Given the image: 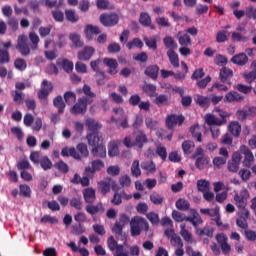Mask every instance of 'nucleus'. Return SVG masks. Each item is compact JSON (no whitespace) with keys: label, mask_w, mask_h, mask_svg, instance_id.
Masks as SVG:
<instances>
[{"label":"nucleus","mask_w":256,"mask_h":256,"mask_svg":"<svg viewBox=\"0 0 256 256\" xmlns=\"http://www.w3.org/2000/svg\"><path fill=\"white\" fill-rule=\"evenodd\" d=\"M76 149L78 151L77 153L80 155V161L82 157L83 158L89 157V149L87 148V144L79 143L77 144Z\"/></svg>","instance_id":"obj_50"},{"label":"nucleus","mask_w":256,"mask_h":256,"mask_svg":"<svg viewBox=\"0 0 256 256\" xmlns=\"http://www.w3.org/2000/svg\"><path fill=\"white\" fill-rule=\"evenodd\" d=\"M234 201L238 209H245V207H247V197H245V194H243V192L235 194Z\"/></svg>","instance_id":"obj_33"},{"label":"nucleus","mask_w":256,"mask_h":256,"mask_svg":"<svg viewBox=\"0 0 256 256\" xmlns=\"http://www.w3.org/2000/svg\"><path fill=\"white\" fill-rule=\"evenodd\" d=\"M205 122L207 125H216L217 127H221L225 121H221V119L215 117L213 114H206Z\"/></svg>","instance_id":"obj_38"},{"label":"nucleus","mask_w":256,"mask_h":256,"mask_svg":"<svg viewBox=\"0 0 256 256\" xmlns=\"http://www.w3.org/2000/svg\"><path fill=\"white\" fill-rule=\"evenodd\" d=\"M100 23L104 27H115L119 23V15L116 13H104L100 15Z\"/></svg>","instance_id":"obj_7"},{"label":"nucleus","mask_w":256,"mask_h":256,"mask_svg":"<svg viewBox=\"0 0 256 256\" xmlns=\"http://www.w3.org/2000/svg\"><path fill=\"white\" fill-rule=\"evenodd\" d=\"M240 152L242 153V155H244V160H243L244 167H248V168L251 167V163L255 161V156L253 155V152H251V150L245 145L241 146Z\"/></svg>","instance_id":"obj_14"},{"label":"nucleus","mask_w":256,"mask_h":256,"mask_svg":"<svg viewBox=\"0 0 256 256\" xmlns=\"http://www.w3.org/2000/svg\"><path fill=\"white\" fill-rule=\"evenodd\" d=\"M144 42L148 49L157 51V36L144 37Z\"/></svg>","instance_id":"obj_47"},{"label":"nucleus","mask_w":256,"mask_h":256,"mask_svg":"<svg viewBox=\"0 0 256 256\" xmlns=\"http://www.w3.org/2000/svg\"><path fill=\"white\" fill-rule=\"evenodd\" d=\"M228 129L233 137H239L241 135V124L237 121L231 122Z\"/></svg>","instance_id":"obj_39"},{"label":"nucleus","mask_w":256,"mask_h":256,"mask_svg":"<svg viewBox=\"0 0 256 256\" xmlns=\"http://www.w3.org/2000/svg\"><path fill=\"white\" fill-rule=\"evenodd\" d=\"M91 105V102L85 100V98H79L77 103L71 108L72 115H85L87 113V106Z\"/></svg>","instance_id":"obj_8"},{"label":"nucleus","mask_w":256,"mask_h":256,"mask_svg":"<svg viewBox=\"0 0 256 256\" xmlns=\"http://www.w3.org/2000/svg\"><path fill=\"white\" fill-rule=\"evenodd\" d=\"M245 97L243 95L239 94L236 91H230L228 92L225 97H224V103H235V102H240L243 101Z\"/></svg>","instance_id":"obj_23"},{"label":"nucleus","mask_w":256,"mask_h":256,"mask_svg":"<svg viewBox=\"0 0 256 256\" xmlns=\"http://www.w3.org/2000/svg\"><path fill=\"white\" fill-rule=\"evenodd\" d=\"M213 233H215V229L204 227L203 229L199 228V226L196 227V234L199 235V237H203V235H206L210 239H213Z\"/></svg>","instance_id":"obj_44"},{"label":"nucleus","mask_w":256,"mask_h":256,"mask_svg":"<svg viewBox=\"0 0 256 256\" xmlns=\"http://www.w3.org/2000/svg\"><path fill=\"white\" fill-rule=\"evenodd\" d=\"M108 155L109 157H117L119 155V146L114 141L108 145Z\"/></svg>","instance_id":"obj_55"},{"label":"nucleus","mask_w":256,"mask_h":256,"mask_svg":"<svg viewBox=\"0 0 256 256\" xmlns=\"http://www.w3.org/2000/svg\"><path fill=\"white\" fill-rule=\"evenodd\" d=\"M99 65H101V59H99V58L90 62V67H91L92 71H94L95 77H100V79L97 81V84L105 85L106 75H105V72L99 68Z\"/></svg>","instance_id":"obj_9"},{"label":"nucleus","mask_w":256,"mask_h":256,"mask_svg":"<svg viewBox=\"0 0 256 256\" xmlns=\"http://www.w3.org/2000/svg\"><path fill=\"white\" fill-rule=\"evenodd\" d=\"M219 79L221 83H227V85H231V79H233V70L228 67H222L219 72Z\"/></svg>","instance_id":"obj_16"},{"label":"nucleus","mask_w":256,"mask_h":256,"mask_svg":"<svg viewBox=\"0 0 256 256\" xmlns=\"http://www.w3.org/2000/svg\"><path fill=\"white\" fill-rule=\"evenodd\" d=\"M28 37L30 42L32 43L30 45V49L32 51H37L39 49V41H40L39 36L35 32H30Z\"/></svg>","instance_id":"obj_41"},{"label":"nucleus","mask_w":256,"mask_h":256,"mask_svg":"<svg viewBox=\"0 0 256 256\" xmlns=\"http://www.w3.org/2000/svg\"><path fill=\"white\" fill-rule=\"evenodd\" d=\"M51 13L54 21H56L57 23H63V21H65V13H63V11L56 9L53 10Z\"/></svg>","instance_id":"obj_58"},{"label":"nucleus","mask_w":256,"mask_h":256,"mask_svg":"<svg viewBox=\"0 0 256 256\" xmlns=\"http://www.w3.org/2000/svg\"><path fill=\"white\" fill-rule=\"evenodd\" d=\"M82 90H77V93H84L85 96L81 98L86 100L88 103H93V98L96 97V95L93 91H91V86L85 84Z\"/></svg>","instance_id":"obj_26"},{"label":"nucleus","mask_w":256,"mask_h":256,"mask_svg":"<svg viewBox=\"0 0 256 256\" xmlns=\"http://www.w3.org/2000/svg\"><path fill=\"white\" fill-rule=\"evenodd\" d=\"M62 157H73V159H76V161H81V155L77 152L75 147H65L61 150Z\"/></svg>","instance_id":"obj_27"},{"label":"nucleus","mask_w":256,"mask_h":256,"mask_svg":"<svg viewBox=\"0 0 256 256\" xmlns=\"http://www.w3.org/2000/svg\"><path fill=\"white\" fill-rule=\"evenodd\" d=\"M163 43L165 45V48L169 49V51H173L174 49H177V42H175V39L171 36L164 37Z\"/></svg>","instance_id":"obj_48"},{"label":"nucleus","mask_w":256,"mask_h":256,"mask_svg":"<svg viewBox=\"0 0 256 256\" xmlns=\"http://www.w3.org/2000/svg\"><path fill=\"white\" fill-rule=\"evenodd\" d=\"M141 167L144 171H147L148 173H155V171H157V167L153 160L142 162Z\"/></svg>","instance_id":"obj_49"},{"label":"nucleus","mask_w":256,"mask_h":256,"mask_svg":"<svg viewBox=\"0 0 256 256\" xmlns=\"http://www.w3.org/2000/svg\"><path fill=\"white\" fill-rule=\"evenodd\" d=\"M83 197H84L85 203H87L88 205L94 204L95 200L97 199V197L95 196V189L86 188L83 191Z\"/></svg>","instance_id":"obj_29"},{"label":"nucleus","mask_w":256,"mask_h":256,"mask_svg":"<svg viewBox=\"0 0 256 256\" xmlns=\"http://www.w3.org/2000/svg\"><path fill=\"white\" fill-rule=\"evenodd\" d=\"M150 201L154 204V205H161L163 203V201H165V198H163V196L159 195V193L157 192H153L150 195Z\"/></svg>","instance_id":"obj_62"},{"label":"nucleus","mask_w":256,"mask_h":256,"mask_svg":"<svg viewBox=\"0 0 256 256\" xmlns=\"http://www.w3.org/2000/svg\"><path fill=\"white\" fill-rule=\"evenodd\" d=\"M19 189H20V192H19L20 197H26L28 199L31 197V187H29V185L20 184Z\"/></svg>","instance_id":"obj_53"},{"label":"nucleus","mask_w":256,"mask_h":256,"mask_svg":"<svg viewBox=\"0 0 256 256\" xmlns=\"http://www.w3.org/2000/svg\"><path fill=\"white\" fill-rule=\"evenodd\" d=\"M203 129L199 126V124H194L190 127V133L197 141V143H202L203 142V134H202Z\"/></svg>","instance_id":"obj_24"},{"label":"nucleus","mask_w":256,"mask_h":256,"mask_svg":"<svg viewBox=\"0 0 256 256\" xmlns=\"http://www.w3.org/2000/svg\"><path fill=\"white\" fill-rule=\"evenodd\" d=\"M145 143H149L147 134H145V131L139 130L135 135L134 145H136V147H138V149H142L144 147Z\"/></svg>","instance_id":"obj_21"},{"label":"nucleus","mask_w":256,"mask_h":256,"mask_svg":"<svg viewBox=\"0 0 256 256\" xmlns=\"http://www.w3.org/2000/svg\"><path fill=\"white\" fill-rule=\"evenodd\" d=\"M98 190L102 195H107L111 191V182L110 180H103L98 182Z\"/></svg>","instance_id":"obj_42"},{"label":"nucleus","mask_w":256,"mask_h":256,"mask_svg":"<svg viewBox=\"0 0 256 256\" xmlns=\"http://www.w3.org/2000/svg\"><path fill=\"white\" fill-rule=\"evenodd\" d=\"M185 123V116L177 115V114H170L166 117V127L168 129H174L176 125H183Z\"/></svg>","instance_id":"obj_11"},{"label":"nucleus","mask_w":256,"mask_h":256,"mask_svg":"<svg viewBox=\"0 0 256 256\" xmlns=\"http://www.w3.org/2000/svg\"><path fill=\"white\" fill-rule=\"evenodd\" d=\"M40 5L53 9V7H60L61 4H57V0H30L28 2V7L32 9L33 13H39Z\"/></svg>","instance_id":"obj_4"},{"label":"nucleus","mask_w":256,"mask_h":256,"mask_svg":"<svg viewBox=\"0 0 256 256\" xmlns=\"http://www.w3.org/2000/svg\"><path fill=\"white\" fill-rule=\"evenodd\" d=\"M103 63L104 65H106V67H108L109 75H117L118 73L117 68L119 67V63H117L116 59L104 58Z\"/></svg>","instance_id":"obj_20"},{"label":"nucleus","mask_w":256,"mask_h":256,"mask_svg":"<svg viewBox=\"0 0 256 256\" xmlns=\"http://www.w3.org/2000/svg\"><path fill=\"white\" fill-rule=\"evenodd\" d=\"M107 248L113 256H129V253L125 252V246H123V244H119L113 236L108 237Z\"/></svg>","instance_id":"obj_3"},{"label":"nucleus","mask_w":256,"mask_h":256,"mask_svg":"<svg viewBox=\"0 0 256 256\" xmlns=\"http://www.w3.org/2000/svg\"><path fill=\"white\" fill-rule=\"evenodd\" d=\"M178 42L182 47H189L191 46V36L184 34L178 38Z\"/></svg>","instance_id":"obj_61"},{"label":"nucleus","mask_w":256,"mask_h":256,"mask_svg":"<svg viewBox=\"0 0 256 256\" xmlns=\"http://www.w3.org/2000/svg\"><path fill=\"white\" fill-rule=\"evenodd\" d=\"M141 231H149V223L145 218L136 216L130 221V233L132 237H139Z\"/></svg>","instance_id":"obj_2"},{"label":"nucleus","mask_w":256,"mask_h":256,"mask_svg":"<svg viewBox=\"0 0 256 256\" xmlns=\"http://www.w3.org/2000/svg\"><path fill=\"white\" fill-rule=\"evenodd\" d=\"M0 45L3 49H0V65H5V63H9L11 58L9 57V47L13 45L11 41L1 42Z\"/></svg>","instance_id":"obj_12"},{"label":"nucleus","mask_w":256,"mask_h":256,"mask_svg":"<svg viewBox=\"0 0 256 256\" xmlns=\"http://www.w3.org/2000/svg\"><path fill=\"white\" fill-rule=\"evenodd\" d=\"M139 23L143 25V27H150V29H155V25L151 24V16L147 12H142L139 17Z\"/></svg>","instance_id":"obj_32"},{"label":"nucleus","mask_w":256,"mask_h":256,"mask_svg":"<svg viewBox=\"0 0 256 256\" xmlns=\"http://www.w3.org/2000/svg\"><path fill=\"white\" fill-rule=\"evenodd\" d=\"M195 149V142L186 140L182 143V151L184 155H191Z\"/></svg>","instance_id":"obj_43"},{"label":"nucleus","mask_w":256,"mask_h":256,"mask_svg":"<svg viewBox=\"0 0 256 256\" xmlns=\"http://www.w3.org/2000/svg\"><path fill=\"white\" fill-rule=\"evenodd\" d=\"M172 218L176 223H183V221H187L188 223H191L194 228L199 227V225L203 223V218H201V215L198 214L196 210H191V216H186L177 210H173Z\"/></svg>","instance_id":"obj_1"},{"label":"nucleus","mask_w":256,"mask_h":256,"mask_svg":"<svg viewBox=\"0 0 256 256\" xmlns=\"http://www.w3.org/2000/svg\"><path fill=\"white\" fill-rule=\"evenodd\" d=\"M168 59L172 66L175 68L179 67V55L175 52V50H168L167 51Z\"/></svg>","instance_id":"obj_46"},{"label":"nucleus","mask_w":256,"mask_h":256,"mask_svg":"<svg viewBox=\"0 0 256 256\" xmlns=\"http://www.w3.org/2000/svg\"><path fill=\"white\" fill-rule=\"evenodd\" d=\"M14 66L18 71H25L27 69V62L23 58H18L14 61Z\"/></svg>","instance_id":"obj_63"},{"label":"nucleus","mask_w":256,"mask_h":256,"mask_svg":"<svg viewBox=\"0 0 256 256\" xmlns=\"http://www.w3.org/2000/svg\"><path fill=\"white\" fill-rule=\"evenodd\" d=\"M142 91L146 93L148 97H157V86L155 84H145L142 87Z\"/></svg>","instance_id":"obj_35"},{"label":"nucleus","mask_w":256,"mask_h":256,"mask_svg":"<svg viewBox=\"0 0 256 256\" xmlns=\"http://www.w3.org/2000/svg\"><path fill=\"white\" fill-rule=\"evenodd\" d=\"M195 101L202 109H209V106L211 105V99L207 96L198 95Z\"/></svg>","instance_id":"obj_36"},{"label":"nucleus","mask_w":256,"mask_h":256,"mask_svg":"<svg viewBox=\"0 0 256 256\" xmlns=\"http://www.w3.org/2000/svg\"><path fill=\"white\" fill-rule=\"evenodd\" d=\"M231 39L236 43H247V41H249V37L241 34L240 32H232Z\"/></svg>","instance_id":"obj_52"},{"label":"nucleus","mask_w":256,"mask_h":256,"mask_svg":"<svg viewBox=\"0 0 256 256\" xmlns=\"http://www.w3.org/2000/svg\"><path fill=\"white\" fill-rule=\"evenodd\" d=\"M111 121L116 123V125H120L122 129H129V118L127 115L121 116L120 118L112 117Z\"/></svg>","instance_id":"obj_37"},{"label":"nucleus","mask_w":256,"mask_h":256,"mask_svg":"<svg viewBox=\"0 0 256 256\" xmlns=\"http://www.w3.org/2000/svg\"><path fill=\"white\" fill-rule=\"evenodd\" d=\"M103 167H105V162H103L102 160H94L91 162V166H88L85 168V174L86 175H93L95 173H97V171H101V169H103Z\"/></svg>","instance_id":"obj_15"},{"label":"nucleus","mask_w":256,"mask_h":256,"mask_svg":"<svg viewBox=\"0 0 256 256\" xmlns=\"http://www.w3.org/2000/svg\"><path fill=\"white\" fill-rule=\"evenodd\" d=\"M246 17L248 19H253L254 21H256V8H254L253 6H248L246 8Z\"/></svg>","instance_id":"obj_64"},{"label":"nucleus","mask_w":256,"mask_h":256,"mask_svg":"<svg viewBox=\"0 0 256 256\" xmlns=\"http://www.w3.org/2000/svg\"><path fill=\"white\" fill-rule=\"evenodd\" d=\"M200 213H202V215H208V217H215L216 215H219V206L212 209L202 208L200 209Z\"/></svg>","instance_id":"obj_56"},{"label":"nucleus","mask_w":256,"mask_h":256,"mask_svg":"<svg viewBox=\"0 0 256 256\" xmlns=\"http://www.w3.org/2000/svg\"><path fill=\"white\" fill-rule=\"evenodd\" d=\"M53 92V84L48 80H43L41 84V88L38 91V99L40 101H44L45 105H47V99L49 98L50 93Z\"/></svg>","instance_id":"obj_6"},{"label":"nucleus","mask_w":256,"mask_h":256,"mask_svg":"<svg viewBox=\"0 0 256 256\" xmlns=\"http://www.w3.org/2000/svg\"><path fill=\"white\" fill-rule=\"evenodd\" d=\"M64 13L68 23H79L80 17L74 9H66Z\"/></svg>","instance_id":"obj_31"},{"label":"nucleus","mask_w":256,"mask_h":256,"mask_svg":"<svg viewBox=\"0 0 256 256\" xmlns=\"http://www.w3.org/2000/svg\"><path fill=\"white\" fill-rule=\"evenodd\" d=\"M86 212L88 215H103L105 213V205L102 204V202H98L96 205L95 204H88L86 205Z\"/></svg>","instance_id":"obj_13"},{"label":"nucleus","mask_w":256,"mask_h":256,"mask_svg":"<svg viewBox=\"0 0 256 256\" xmlns=\"http://www.w3.org/2000/svg\"><path fill=\"white\" fill-rule=\"evenodd\" d=\"M53 105L58 109V113L61 115L65 111V102L63 101V97L58 95L53 100Z\"/></svg>","instance_id":"obj_40"},{"label":"nucleus","mask_w":256,"mask_h":256,"mask_svg":"<svg viewBox=\"0 0 256 256\" xmlns=\"http://www.w3.org/2000/svg\"><path fill=\"white\" fill-rule=\"evenodd\" d=\"M101 33V29L98 26H94L93 24H87L84 29L85 37L88 41H93V35H99Z\"/></svg>","instance_id":"obj_19"},{"label":"nucleus","mask_w":256,"mask_h":256,"mask_svg":"<svg viewBox=\"0 0 256 256\" xmlns=\"http://www.w3.org/2000/svg\"><path fill=\"white\" fill-rule=\"evenodd\" d=\"M144 73L147 77H150V79H153V81H157V78L159 77V66L150 65L146 67Z\"/></svg>","instance_id":"obj_28"},{"label":"nucleus","mask_w":256,"mask_h":256,"mask_svg":"<svg viewBox=\"0 0 256 256\" xmlns=\"http://www.w3.org/2000/svg\"><path fill=\"white\" fill-rule=\"evenodd\" d=\"M215 65H218L219 67H225L227 63H229V60L227 59L226 56H223L221 54L216 55L214 59Z\"/></svg>","instance_id":"obj_60"},{"label":"nucleus","mask_w":256,"mask_h":256,"mask_svg":"<svg viewBox=\"0 0 256 256\" xmlns=\"http://www.w3.org/2000/svg\"><path fill=\"white\" fill-rule=\"evenodd\" d=\"M155 105L157 107H163L169 105V97L165 94L156 95V98L154 99Z\"/></svg>","instance_id":"obj_45"},{"label":"nucleus","mask_w":256,"mask_h":256,"mask_svg":"<svg viewBox=\"0 0 256 256\" xmlns=\"http://www.w3.org/2000/svg\"><path fill=\"white\" fill-rule=\"evenodd\" d=\"M87 143L90 147H98L105 144L103 135L100 132H90L86 135Z\"/></svg>","instance_id":"obj_10"},{"label":"nucleus","mask_w":256,"mask_h":256,"mask_svg":"<svg viewBox=\"0 0 256 256\" xmlns=\"http://www.w3.org/2000/svg\"><path fill=\"white\" fill-rule=\"evenodd\" d=\"M132 177H141V168L139 167V160H134L131 166Z\"/></svg>","instance_id":"obj_59"},{"label":"nucleus","mask_w":256,"mask_h":256,"mask_svg":"<svg viewBox=\"0 0 256 256\" xmlns=\"http://www.w3.org/2000/svg\"><path fill=\"white\" fill-rule=\"evenodd\" d=\"M196 185L200 193H205L206 191H209V187H211V183L205 179L198 180Z\"/></svg>","instance_id":"obj_51"},{"label":"nucleus","mask_w":256,"mask_h":256,"mask_svg":"<svg viewBox=\"0 0 256 256\" xmlns=\"http://www.w3.org/2000/svg\"><path fill=\"white\" fill-rule=\"evenodd\" d=\"M176 207L180 211H189V207H191V204L189 203V201L180 198L176 201Z\"/></svg>","instance_id":"obj_57"},{"label":"nucleus","mask_w":256,"mask_h":256,"mask_svg":"<svg viewBox=\"0 0 256 256\" xmlns=\"http://www.w3.org/2000/svg\"><path fill=\"white\" fill-rule=\"evenodd\" d=\"M91 155H93V157H97L98 159H105V157H107V147H105V144L94 146L91 149Z\"/></svg>","instance_id":"obj_22"},{"label":"nucleus","mask_w":256,"mask_h":256,"mask_svg":"<svg viewBox=\"0 0 256 256\" xmlns=\"http://www.w3.org/2000/svg\"><path fill=\"white\" fill-rule=\"evenodd\" d=\"M126 47L130 51H131V49H133V47H137L138 49H143V41H141V39H139V38H133L131 41H129L126 44Z\"/></svg>","instance_id":"obj_54"},{"label":"nucleus","mask_w":256,"mask_h":256,"mask_svg":"<svg viewBox=\"0 0 256 256\" xmlns=\"http://www.w3.org/2000/svg\"><path fill=\"white\" fill-rule=\"evenodd\" d=\"M230 61L234 65H238V67H245V65L249 63V57L247 56V54L242 52L234 55Z\"/></svg>","instance_id":"obj_18"},{"label":"nucleus","mask_w":256,"mask_h":256,"mask_svg":"<svg viewBox=\"0 0 256 256\" xmlns=\"http://www.w3.org/2000/svg\"><path fill=\"white\" fill-rule=\"evenodd\" d=\"M93 55H95V48L86 46L82 51L78 52L77 58L79 61H89Z\"/></svg>","instance_id":"obj_17"},{"label":"nucleus","mask_w":256,"mask_h":256,"mask_svg":"<svg viewBox=\"0 0 256 256\" xmlns=\"http://www.w3.org/2000/svg\"><path fill=\"white\" fill-rule=\"evenodd\" d=\"M123 229H125V226L116 221L112 227V233L117 235V237H121V241H125L127 239V235L123 233Z\"/></svg>","instance_id":"obj_30"},{"label":"nucleus","mask_w":256,"mask_h":256,"mask_svg":"<svg viewBox=\"0 0 256 256\" xmlns=\"http://www.w3.org/2000/svg\"><path fill=\"white\" fill-rule=\"evenodd\" d=\"M251 68L253 69L252 71L245 73L243 75L244 79L246 80L247 83H253V81L256 80V60H254L251 63Z\"/></svg>","instance_id":"obj_34"},{"label":"nucleus","mask_w":256,"mask_h":256,"mask_svg":"<svg viewBox=\"0 0 256 256\" xmlns=\"http://www.w3.org/2000/svg\"><path fill=\"white\" fill-rule=\"evenodd\" d=\"M16 49L23 57H27V55H31V47L29 46V38L22 34L18 37Z\"/></svg>","instance_id":"obj_5"},{"label":"nucleus","mask_w":256,"mask_h":256,"mask_svg":"<svg viewBox=\"0 0 256 256\" xmlns=\"http://www.w3.org/2000/svg\"><path fill=\"white\" fill-rule=\"evenodd\" d=\"M85 125L88 131H91V133H99V130L101 129V127H103L101 123H99V121L93 118L86 119Z\"/></svg>","instance_id":"obj_25"}]
</instances>
